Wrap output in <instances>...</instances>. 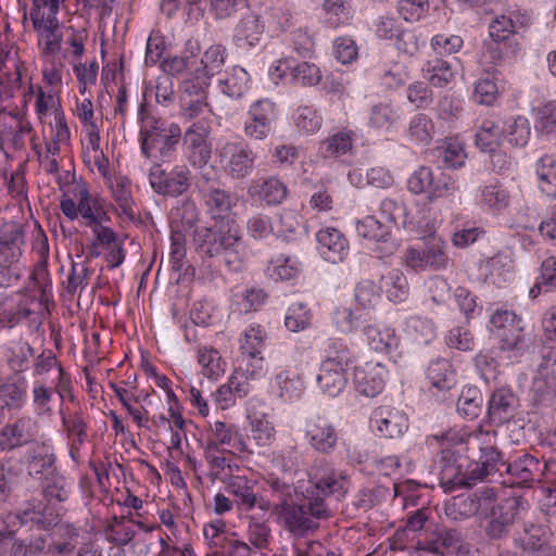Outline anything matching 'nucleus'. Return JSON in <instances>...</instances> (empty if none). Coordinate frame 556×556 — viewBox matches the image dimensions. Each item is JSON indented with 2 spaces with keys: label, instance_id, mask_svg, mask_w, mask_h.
I'll return each mask as SVG.
<instances>
[{
  "label": "nucleus",
  "instance_id": "nucleus-52",
  "mask_svg": "<svg viewBox=\"0 0 556 556\" xmlns=\"http://www.w3.org/2000/svg\"><path fill=\"white\" fill-rule=\"evenodd\" d=\"M353 358L350 348L343 340L332 339L325 346V358L321 363H330L337 367L349 369Z\"/></svg>",
  "mask_w": 556,
  "mask_h": 556
},
{
  "label": "nucleus",
  "instance_id": "nucleus-2",
  "mask_svg": "<svg viewBox=\"0 0 556 556\" xmlns=\"http://www.w3.org/2000/svg\"><path fill=\"white\" fill-rule=\"evenodd\" d=\"M193 244L203 262L215 258L231 271H239L243 267L242 238L235 222L197 227L193 231Z\"/></svg>",
  "mask_w": 556,
  "mask_h": 556
},
{
  "label": "nucleus",
  "instance_id": "nucleus-29",
  "mask_svg": "<svg viewBox=\"0 0 556 556\" xmlns=\"http://www.w3.org/2000/svg\"><path fill=\"white\" fill-rule=\"evenodd\" d=\"M556 400V377L538 370L530 389L531 404L536 408L549 407Z\"/></svg>",
  "mask_w": 556,
  "mask_h": 556
},
{
  "label": "nucleus",
  "instance_id": "nucleus-6",
  "mask_svg": "<svg viewBox=\"0 0 556 556\" xmlns=\"http://www.w3.org/2000/svg\"><path fill=\"white\" fill-rule=\"evenodd\" d=\"M219 163L226 175L233 180H243L255 168L256 154L243 140H228L217 149Z\"/></svg>",
  "mask_w": 556,
  "mask_h": 556
},
{
  "label": "nucleus",
  "instance_id": "nucleus-48",
  "mask_svg": "<svg viewBox=\"0 0 556 556\" xmlns=\"http://www.w3.org/2000/svg\"><path fill=\"white\" fill-rule=\"evenodd\" d=\"M138 119L140 122V144L160 134L165 132L166 128H168V125L164 121L148 112L146 100H143L138 108Z\"/></svg>",
  "mask_w": 556,
  "mask_h": 556
},
{
  "label": "nucleus",
  "instance_id": "nucleus-35",
  "mask_svg": "<svg viewBox=\"0 0 556 556\" xmlns=\"http://www.w3.org/2000/svg\"><path fill=\"white\" fill-rule=\"evenodd\" d=\"M363 331L369 346L376 352L390 354L399 345V339L392 328L380 329L368 323Z\"/></svg>",
  "mask_w": 556,
  "mask_h": 556
},
{
  "label": "nucleus",
  "instance_id": "nucleus-20",
  "mask_svg": "<svg viewBox=\"0 0 556 556\" xmlns=\"http://www.w3.org/2000/svg\"><path fill=\"white\" fill-rule=\"evenodd\" d=\"M316 239L318 252L325 261L338 264L349 255V241L340 230L332 227L320 229Z\"/></svg>",
  "mask_w": 556,
  "mask_h": 556
},
{
  "label": "nucleus",
  "instance_id": "nucleus-16",
  "mask_svg": "<svg viewBox=\"0 0 556 556\" xmlns=\"http://www.w3.org/2000/svg\"><path fill=\"white\" fill-rule=\"evenodd\" d=\"M207 129L203 122L193 123L184 135L186 156L197 168H203L212 157V146L207 141Z\"/></svg>",
  "mask_w": 556,
  "mask_h": 556
},
{
  "label": "nucleus",
  "instance_id": "nucleus-51",
  "mask_svg": "<svg viewBox=\"0 0 556 556\" xmlns=\"http://www.w3.org/2000/svg\"><path fill=\"white\" fill-rule=\"evenodd\" d=\"M352 132L341 130L320 142L319 153L323 157H338L352 149Z\"/></svg>",
  "mask_w": 556,
  "mask_h": 556
},
{
  "label": "nucleus",
  "instance_id": "nucleus-32",
  "mask_svg": "<svg viewBox=\"0 0 556 556\" xmlns=\"http://www.w3.org/2000/svg\"><path fill=\"white\" fill-rule=\"evenodd\" d=\"M317 383L325 394L337 396L348 383V369L337 367L330 363H321L317 375Z\"/></svg>",
  "mask_w": 556,
  "mask_h": 556
},
{
  "label": "nucleus",
  "instance_id": "nucleus-10",
  "mask_svg": "<svg viewBox=\"0 0 556 556\" xmlns=\"http://www.w3.org/2000/svg\"><path fill=\"white\" fill-rule=\"evenodd\" d=\"M407 188L414 194L427 192L431 200L453 194L457 187L455 180L444 173L434 175L430 167L420 166L407 180Z\"/></svg>",
  "mask_w": 556,
  "mask_h": 556
},
{
  "label": "nucleus",
  "instance_id": "nucleus-57",
  "mask_svg": "<svg viewBox=\"0 0 556 556\" xmlns=\"http://www.w3.org/2000/svg\"><path fill=\"white\" fill-rule=\"evenodd\" d=\"M400 119L399 110L390 103H378L371 106L368 125L375 129L390 128Z\"/></svg>",
  "mask_w": 556,
  "mask_h": 556
},
{
  "label": "nucleus",
  "instance_id": "nucleus-38",
  "mask_svg": "<svg viewBox=\"0 0 556 556\" xmlns=\"http://www.w3.org/2000/svg\"><path fill=\"white\" fill-rule=\"evenodd\" d=\"M45 530L34 533L28 538L15 539L10 548L11 556H38L47 553L50 535Z\"/></svg>",
  "mask_w": 556,
  "mask_h": 556
},
{
  "label": "nucleus",
  "instance_id": "nucleus-13",
  "mask_svg": "<svg viewBox=\"0 0 556 556\" xmlns=\"http://www.w3.org/2000/svg\"><path fill=\"white\" fill-rule=\"evenodd\" d=\"M25 466L27 475L38 481L56 472V455L53 445L47 440H41L27 447Z\"/></svg>",
  "mask_w": 556,
  "mask_h": 556
},
{
  "label": "nucleus",
  "instance_id": "nucleus-50",
  "mask_svg": "<svg viewBox=\"0 0 556 556\" xmlns=\"http://www.w3.org/2000/svg\"><path fill=\"white\" fill-rule=\"evenodd\" d=\"M504 128L495 121L484 119L476 134V146L483 152L496 148L502 139Z\"/></svg>",
  "mask_w": 556,
  "mask_h": 556
},
{
  "label": "nucleus",
  "instance_id": "nucleus-24",
  "mask_svg": "<svg viewBox=\"0 0 556 556\" xmlns=\"http://www.w3.org/2000/svg\"><path fill=\"white\" fill-rule=\"evenodd\" d=\"M247 194L253 200L264 202L266 205H278L287 198L288 188L277 177L258 178L251 181Z\"/></svg>",
  "mask_w": 556,
  "mask_h": 556
},
{
  "label": "nucleus",
  "instance_id": "nucleus-60",
  "mask_svg": "<svg viewBox=\"0 0 556 556\" xmlns=\"http://www.w3.org/2000/svg\"><path fill=\"white\" fill-rule=\"evenodd\" d=\"M503 135L511 146L522 148L530 139V122L526 117L518 116L507 125Z\"/></svg>",
  "mask_w": 556,
  "mask_h": 556
},
{
  "label": "nucleus",
  "instance_id": "nucleus-31",
  "mask_svg": "<svg viewBox=\"0 0 556 556\" xmlns=\"http://www.w3.org/2000/svg\"><path fill=\"white\" fill-rule=\"evenodd\" d=\"M426 378L431 388L439 391L451 390L456 384V374L446 358L432 359L426 368Z\"/></svg>",
  "mask_w": 556,
  "mask_h": 556
},
{
  "label": "nucleus",
  "instance_id": "nucleus-5",
  "mask_svg": "<svg viewBox=\"0 0 556 556\" xmlns=\"http://www.w3.org/2000/svg\"><path fill=\"white\" fill-rule=\"evenodd\" d=\"M521 403L510 387L502 386L493 389L486 403V416L492 425L514 424L523 428L525 418L521 416Z\"/></svg>",
  "mask_w": 556,
  "mask_h": 556
},
{
  "label": "nucleus",
  "instance_id": "nucleus-7",
  "mask_svg": "<svg viewBox=\"0 0 556 556\" xmlns=\"http://www.w3.org/2000/svg\"><path fill=\"white\" fill-rule=\"evenodd\" d=\"M417 548L439 556L445 553L466 556L470 545L464 542L459 530L434 526L426 527L417 541Z\"/></svg>",
  "mask_w": 556,
  "mask_h": 556
},
{
  "label": "nucleus",
  "instance_id": "nucleus-36",
  "mask_svg": "<svg viewBox=\"0 0 556 556\" xmlns=\"http://www.w3.org/2000/svg\"><path fill=\"white\" fill-rule=\"evenodd\" d=\"M372 320V316L362 312L357 306L351 307L339 306L333 312V321L337 329L342 333H351L352 331L366 326Z\"/></svg>",
  "mask_w": 556,
  "mask_h": 556
},
{
  "label": "nucleus",
  "instance_id": "nucleus-12",
  "mask_svg": "<svg viewBox=\"0 0 556 556\" xmlns=\"http://www.w3.org/2000/svg\"><path fill=\"white\" fill-rule=\"evenodd\" d=\"M356 232L364 239L375 241L374 252L383 258L395 253L397 243L391 238L390 226L381 223L375 216L368 215L356 222Z\"/></svg>",
  "mask_w": 556,
  "mask_h": 556
},
{
  "label": "nucleus",
  "instance_id": "nucleus-64",
  "mask_svg": "<svg viewBox=\"0 0 556 556\" xmlns=\"http://www.w3.org/2000/svg\"><path fill=\"white\" fill-rule=\"evenodd\" d=\"M265 342V332L257 327H250L244 331L240 349L244 356L255 359L262 353Z\"/></svg>",
  "mask_w": 556,
  "mask_h": 556
},
{
  "label": "nucleus",
  "instance_id": "nucleus-34",
  "mask_svg": "<svg viewBox=\"0 0 556 556\" xmlns=\"http://www.w3.org/2000/svg\"><path fill=\"white\" fill-rule=\"evenodd\" d=\"M481 455L479 458L480 464H476L471 469L473 478L471 480H481L483 477L494 472L505 471V465L508 463L503 459L502 453L492 445H486L480 448Z\"/></svg>",
  "mask_w": 556,
  "mask_h": 556
},
{
  "label": "nucleus",
  "instance_id": "nucleus-41",
  "mask_svg": "<svg viewBox=\"0 0 556 556\" xmlns=\"http://www.w3.org/2000/svg\"><path fill=\"white\" fill-rule=\"evenodd\" d=\"M113 199L118 205L119 213L127 219L135 222L137 213L135 212V201L131 194V184L126 177L115 179L111 186Z\"/></svg>",
  "mask_w": 556,
  "mask_h": 556
},
{
  "label": "nucleus",
  "instance_id": "nucleus-30",
  "mask_svg": "<svg viewBox=\"0 0 556 556\" xmlns=\"http://www.w3.org/2000/svg\"><path fill=\"white\" fill-rule=\"evenodd\" d=\"M27 395V380L23 375H12L0 384V403L8 409H20Z\"/></svg>",
  "mask_w": 556,
  "mask_h": 556
},
{
  "label": "nucleus",
  "instance_id": "nucleus-37",
  "mask_svg": "<svg viewBox=\"0 0 556 556\" xmlns=\"http://www.w3.org/2000/svg\"><path fill=\"white\" fill-rule=\"evenodd\" d=\"M379 290L387 294L392 302H403L408 296V282L405 275L399 269H392L382 275L379 281Z\"/></svg>",
  "mask_w": 556,
  "mask_h": 556
},
{
  "label": "nucleus",
  "instance_id": "nucleus-56",
  "mask_svg": "<svg viewBox=\"0 0 556 556\" xmlns=\"http://www.w3.org/2000/svg\"><path fill=\"white\" fill-rule=\"evenodd\" d=\"M211 431L212 437L216 439V443H222L223 446L243 451V438L235 425L224 421H215L211 426Z\"/></svg>",
  "mask_w": 556,
  "mask_h": 556
},
{
  "label": "nucleus",
  "instance_id": "nucleus-21",
  "mask_svg": "<svg viewBox=\"0 0 556 556\" xmlns=\"http://www.w3.org/2000/svg\"><path fill=\"white\" fill-rule=\"evenodd\" d=\"M305 438L313 450L324 454L333 452L338 442L334 427L324 417L307 420Z\"/></svg>",
  "mask_w": 556,
  "mask_h": 556
},
{
  "label": "nucleus",
  "instance_id": "nucleus-49",
  "mask_svg": "<svg viewBox=\"0 0 556 556\" xmlns=\"http://www.w3.org/2000/svg\"><path fill=\"white\" fill-rule=\"evenodd\" d=\"M20 515L21 527L37 528L38 531L48 530L50 527L55 525V518L50 514L45 513L42 504L28 505L21 511H16Z\"/></svg>",
  "mask_w": 556,
  "mask_h": 556
},
{
  "label": "nucleus",
  "instance_id": "nucleus-63",
  "mask_svg": "<svg viewBox=\"0 0 556 556\" xmlns=\"http://www.w3.org/2000/svg\"><path fill=\"white\" fill-rule=\"evenodd\" d=\"M484 55L493 63H500L514 56L520 49L518 41H496L490 39L484 41Z\"/></svg>",
  "mask_w": 556,
  "mask_h": 556
},
{
  "label": "nucleus",
  "instance_id": "nucleus-22",
  "mask_svg": "<svg viewBox=\"0 0 556 556\" xmlns=\"http://www.w3.org/2000/svg\"><path fill=\"white\" fill-rule=\"evenodd\" d=\"M203 200L206 213L214 220L235 222L230 215L236 201L225 189L215 186L202 187Z\"/></svg>",
  "mask_w": 556,
  "mask_h": 556
},
{
  "label": "nucleus",
  "instance_id": "nucleus-46",
  "mask_svg": "<svg viewBox=\"0 0 556 556\" xmlns=\"http://www.w3.org/2000/svg\"><path fill=\"white\" fill-rule=\"evenodd\" d=\"M34 354V349L25 341L18 340L11 342L4 352L9 367L14 375H22L29 366V359Z\"/></svg>",
  "mask_w": 556,
  "mask_h": 556
},
{
  "label": "nucleus",
  "instance_id": "nucleus-43",
  "mask_svg": "<svg viewBox=\"0 0 556 556\" xmlns=\"http://www.w3.org/2000/svg\"><path fill=\"white\" fill-rule=\"evenodd\" d=\"M484 397L477 387H465L457 400V412L468 419L479 417L483 410Z\"/></svg>",
  "mask_w": 556,
  "mask_h": 556
},
{
  "label": "nucleus",
  "instance_id": "nucleus-61",
  "mask_svg": "<svg viewBox=\"0 0 556 556\" xmlns=\"http://www.w3.org/2000/svg\"><path fill=\"white\" fill-rule=\"evenodd\" d=\"M481 202L490 210L502 211L509 205L510 197L502 185H488L481 189Z\"/></svg>",
  "mask_w": 556,
  "mask_h": 556
},
{
  "label": "nucleus",
  "instance_id": "nucleus-54",
  "mask_svg": "<svg viewBox=\"0 0 556 556\" xmlns=\"http://www.w3.org/2000/svg\"><path fill=\"white\" fill-rule=\"evenodd\" d=\"M42 485V494L49 502H65L70 497V485L64 476L59 471L40 480Z\"/></svg>",
  "mask_w": 556,
  "mask_h": 556
},
{
  "label": "nucleus",
  "instance_id": "nucleus-18",
  "mask_svg": "<svg viewBox=\"0 0 556 556\" xmlns=\"http://www.w3.org/2000/svg\"><path fill=\"white\" fill-rule=\"evenodd\" d=\"M226 483V492L236 497L237 506L240 510L250 511L258 507L263 511L269 509V501L264 500L254 492V484L251 480L242 476H229L223 479Z\"/></svg>",
  "mask_w": 556,
  "mask_h": 556
},
{
  "label": "nucleus",
  "instance_id": "nucleus-23",
  "mask_svg": "<svg viewBox=\"0 0 556 556\" xmlns=\"http://www.w3.org/2000/svg\"><path fill=\"white\" fill-rule=\"evenodd\" d=\"M505 472L510 477V484L528 486L542 472V464L536 456L525 453L508 462Z\"/></svg>",
  "mask_w": 556,
  "mask_h": 556
},
{
  "label": "nucleus",
  "instance_id": "nucleus-59",
  "mask_svg": "<svg viewBox=\"0 0 556 556\" xmlns=\"http://www.w3.org/2000/svg\"><path fill=\"white\" fill-rule=\"evenodd\" d=\"M324 10L325 21L332 28L348 24L351 18L348 0H325Z\"/></svg>",
  "mask_w": 556,
  "mask_h": 556
},
{
  "label": "nucleus",
  "instance_id": "nucleus-15",
  "mask_svg": "<svg viewBox=\"0 0 556 556\" xmlns=\"http://www.w3.org/2000/svg\"><path fill=\"white\" fill-rule=\"evenodd\" d=\"M25 244L24 227L15 222H8L0 227V269L4 279L5 271L22 255Z\"/></svg>",
  "mask_w": 556,
  "mask_h": 556
},
{
  "label": "nucleus",
  "instance_id": "nucleus-26",
  "mask_svg": "<svg viewBox=\"0 0 556 556\" xmlns=\"http://www.w3.org/2000/svg\"><path fill=\"white\" fill-rule=\"evenodd\" d=\"M265 24L256 13L242 16L233 29V41L239 48L255 47L262 39Z\"/></svg>",
  "mask_w": 556,
  "mask_h": 556
},
{
  "label": "nucleus",
  "instance_id": "nucleus-58",
  "mask_svg": "<svg viewBox=\"0 0 556 556\" xmlns=\"http://www.w3.org/2000/svg\"><path fill=\"white\" fill-rule=\"evenodd\" d=\"M446 244L438 237H430L427 241L425 252V263L427 268L441 269L445 268L448 257L445 253Z\"/></svg>",
  "mask_w": 556,
  "mask_h": 556
},
{
  "label": "nucleus",
  "instance_id": "nucleus-47",
  "mask_svg": "<svg viewBox=\"0 0 556 556\" xmlns=\"http://www.w3.org/2000/svg\"><path fill=\"white\" fill-rule=\"evenodd\" d=\"M539 186L547 197L556 198V156L545 154L536 162Z\"/></svg>",
  "mask_w": 556,
  "mask_h": 556
},
{
  "label": "nucleus",
  "instance_id": "nucleus-8",
  "mask_svg": "<svg viewBox=\"0 0 556 556\" xmlns=\"http://www.w3.org/2000/svg\"><path fill=\"white\" fill-rule=\"evenodd\" d=\"M525 501L520 496H509L497 502L488 514L484 533L490 540L508 536L511 527L525 509Z\"/></svg>",
  "mask_w": 556,
  "mask_h": 556
},
{
  "label": "nucleus",
  "instance_id": "nucleus-19",
  "mask_svg": "<svg viewBox=\"0 0 556 556\" xmlns=\"http://www.w3.org/2000/svg\"><path fill=\"white\" fill-rule=\"evenodd\" d=\"M371 424L378 433L384 438L395 439L408 429V418L397 408L380 406L372 412Z\"/></svg>",
  "mask_w": 556,
  "mask_h": 556
},
{
  "label": "nucleus",
  "instance_id": "nucleus-9",
  "mask_svg": "<svg viewBox=\"0 0 556 556\" xmlns=\"http://www.w3.org/2000/svg\"><path fill=\"white\" fill-rule=\"evenodd\" d=\"M191 172L186 165H176L170 172L154 163L149 172V181L154 192L165 197H179L190 188Z\"/></svg>",
  "mask_w": 556,
  "mask_h": 556
},
{
  "label": "nucleus",
  "instance_id": "nucleus-62",
  "mask_svg": "<svg viewBox=\"0 0 556 556\" xmlns=\"http://www.w3.org/2000/svg\"><path fill=\"white\" fill-rule=\"evenodd\" d=\"M290 83L301 86H315L321 80V73L319 68L308 62H301L292 65L289 73Z\"/></svg>",
  "mask_w": 556,
  "mask_h": 556
},
{
  "label": "nucleus",
  "instance_id": "nucleus-1",
  "mask_svg": "<svg viewBox=\"0 0 556 556\" xmlns=\"http://www.w3.org/2000/svg\"><path fill=\"white\" fill-rule=\"evenodd\" d=\"M308 482L301 491L299 503H285L277 511L280 513L285 527L295 535H304L314 530L318 523L314 519H325L330 516L326 497L343 496L348 490V478L343 471L333 469L327 463H316L309 471Z\"/></svg>",
  "mask_w": 556,
  "mask_h": 556
},
{
  "label": "nucleus",
  "instance_id": "nucleus-39",
  "mask_svg": "<svg viewBox=\"0 0 556 556\" xmlns=\"http://www.w3.org/2000/svg\"><path fill=\"white\" fill-rule=\"evenodd\" d=\"M425 78L437 88L447 86L455 77L456 70L452 64L441 58H434L422 67Z\"/></svg>",
  "mask_w": 556,
  "mask_h": 556
},
{
  "label": "nucleus",
  "instance_id": "nucleus-44",
  "mask_svg": "<svg viewBox=\"0 0 556 556\" xmlns=\"http://www.w3.org/2000/svg\"><path fill=\"white\" fill-rule=\"evenodd\" d=\"M226 48L222 45L211 46L200 60L201 66L194 65V71L203 75V81L210 80L218 74L225 63Z\"/></svg>",
  "mask_w": 556,
  "mask_h": 556
},
{
  "label": "nucleus",
  "instance_id": "nucleus-11",
  "mask_svg": "<svg viewBox=\"0 0 556 556\" xmlns=\"http://www.w3.org/2000/svg\"><path fill=\"white\" fill-rule=\"evenodd\" d=\"M38 422L31 417H21L14 422L7 424L0 431V448L13 451L23 446H31L40 442Z\"/></svg>",
  "mask_w": 556,
  "mask_h": 556
},
{
  "label": "nucleus",
  "instance_id": "nucleus-14",
  "mask_svg": "<svg viewBox=\"0 0 556 556\" xmlns=\"http://www.w3.org/2000/svg\"><path fill=\"white\" fill-rule=\"evenodd\" d=\"M181 139V128L176 123H170L166 131L140 144L142 154L159 162H169L175 156L177 146Z\"/></svg>",
  "mask_w": 556,
  "mask_h": 556
},
{
  "label": "nucleus",
  "instance_id": "nucleus-55",
  "mask_svg": "<svg viewBox=\"0 0 556 556\" xmlns=\"http://www.w3.org/2000/svg\"><path fill=\"white\" fill-rule=\"evenodd\" d=\"M375 282L371 280H362L357 283L354 292V299L357 307L367 316H372V311L379 301L380 293Z\"/></svg>",
  "mask_w": 556,
  "mask_h": 556
},
{
  "label": "nucleus",
  "instance_id": "nucleus-42",
  "mask_svg": "<svg viewBox=\"0 0 556 556\" xmlns=\"http://www.w3.org/2000/svg\"><path fill=\"white\" fill-rule=\"evenodd\" d=\"M250 75L241 66H233L226 76L219 80L224 94L232 99L241 98L249 89Z\"/></svg>",
  "mask_w": 556,
  "mask_h": 556
},
{
  "label": "nucleus",
  "instance_id": "nucleus-28",
  "mask_svg": "<svg viewBox=\"0 0 556 556\" xmlns=\"http://www.w3.org/2000/svg\"><path fill=\"white\" fill-rule=\"evenodd\" d=\"M354 379L361 394L374 397L384 388L383 367L380 364H366L355 369Z\"/></svg>",
  "mask_w": 556,
  "mask_h": 556
},
{
  "label": "nucleus",
  "instance_id": "nucleus-40",
  "mask_svg": "<svg viewBox=\"0 0 556 556\" xmlns=\"http://www.w3.org/2000/svg\"><path fill=\"white\" fill-rule=\"evenodd\" d=\"M200 48L197 42H187V48L181 55H175L162 62V68L166 76H178L187 71L194 72L197 65V55Z\"/></svg>",
  "mask_w": 556,
  "mask_h": 556
},
{
  "label": "nucleus",
  "instance_id": "nucleus-27",
  "mask_svg": "<svg viewBox=\"0 0 556 556\" xmlns=\"http://www.w3.org/2000/svg\"><path fill=\"white\" fill-rule=\"evenodd\" d=\"M529 16L527 14L511 13L509 16L500 15L494 18L489 25L490 39L496 41H518L516 34L520 28L529 24Z\"/></svg>",
  "mask_w": 556,
  "mask_h": 556
},
{
  "label": "nucleus",
  "instance_id": "nucleus-4",
  "mask_svg": "<svg viewBox=\"0 0 556 556\" xmlns=\"http://www.w3.org/2000/svg\"><path fill=\"white\" fill-rule=\"evenodd\" d=\"M468 458L452 448H443L434 459L440 484L445 491L453 492L475 484L473 475L468 470Z\"/></svg>",
  "mask_w": 556,
  "mask_h": 556
},
{
  "label": "nucleus",
  "instance_id": "nucleus-17",
  "mask_svg": "<svg viewBox=\"0 0 556 556\" xmlns=\"http://www.w3.org/2000/svg\"><path fill=\"white\" fill-rule=\"evenodd\" d=\"M277 118L276 105L268 99H261L249 110V121L245 122L244 132L255 140L266 138L271 131V124Z\"/></svg>",
  "mask_w": 556,
  "mask_h": 556
},
{
  "label": "nucleus",
  "instance_id": "nucleus-45",
  "mask_svg": "<svg viewBox=\"0 0 556 556\" xmlns=\"http://www.w3.org/2000/svg\"><path fill=\"white\" fill-rule=\"evenodd\" d=\"M378 211L388 224L407 228L412 220L408 218V211L405 203L399 199L386 198L379 202Z\"/></svg>",
  "mask_w": 556,
  "mask_h": 556
},
{
  "label": "nucleus",
  "instance_id": "nucleus-33",
  "mask_svg": "<svg viewBox=\"0 0 556 556\" xmlns=\"http://www.w3.org/2000/svg\"><path fill=\"white\" fill-rule=\"evenodd\" d=\"M23 459L14 456L0 460V501H7L13 493L23 476Z\"/></svg>",
  "mask_w": 556,
  "mask_h": 556
},
{
  "label": "nucleus",
  "instance_id": "nucleus-3",
  "mask_svg": "<svg viewBox=\"0 0 556 556\" xmlns=\"http://www.w3.org/2000/svg\"><path fill=\"white\" fill-rule=\"evenodd\" d=\"M490 330L498 341V351L510 361L519 358L528 348L522 318L505 306L490 315Z\"/></svg>",
  "mask_w": 556,
  "mask_h": 556
},
{
  "label": "nucleus",
  "instance_id": "nucleus-25",
  "mask_svg": "<svg viewBox=\"0 0 556 556\" xmlns=\"http://www.w3.org/2000/svg\"><path fill=\"white\" fill-rule=\"evenodd\" d=\"M34 29L38 31L39 43L43 45L45 55H53L60 52L62 35L59 30V20L55 16L46 17V14H31Z\"/></svg>",
  "mask_w": 556,
  "mask_h": 556
},
{
  "label": "nucleus",
  "instance_id": "nucleus-53",
  "mask_svg": "<svg viewBox=\"0 0 556 556\" xmlns=\"http://www.w3.org/2000/svg\"><path fill=\"white\" fill-rule=\"evenodd\" d=\"M198 359L202 367V374L208 379H217L225 372V363L219 352L213 348H200Z\"/></svg>",
  "mask_w": 556,
  "mask_h": 556
}]
</instances>
